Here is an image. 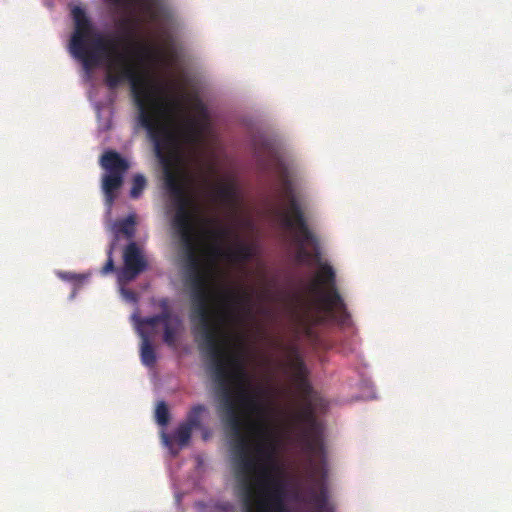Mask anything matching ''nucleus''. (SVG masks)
Masks as SVG:
<instances>
[{
  "label": "nucleus",
  "mask_w": 512,
  "mask_h": 512,
  "mask_svg": "<svg viewBox=\"0 0 512 512\" xmlns=\"http://www.w3.org/2000/svg\"><path fill=\"white\" fill-rule=\"evenodd\" d=\"M71 15L75 25L70 40L72 55L82 62L87 72L99 65L101 55L105 56V84L109 89L129 82L138 108L139 124L147 130L154 150L169 147L177 140L187 144L203 141L210 125L206 105L197 94L190 96L180 92L156 97L153 86L138 69L136 58L146 50L135 40V24L131 18L120 19L121 35L110 38L94 32L90 19L80 6H74Z\"/></svg>",
  "instance_id": "f257e3e1"
},
{
  "label": "nucleus",
  "mask_w": 512,
  "mask_h": 512,
  "mask_svg": "<svg viewBox=\"0 0 512 512\" xmlns=\"http://www.w3.org/2000/svg\"><path fill=\"white\" fill-rule=\"evenodd\" d=\"M201 352L209 357L213 379L221 390L220 410L223 412V421L236 437L233 454L239 481L246 477L257 481L261 467H267L272 476L283 479L276 459V442L267 429L263 430L262 439L253 446L254 456L250 455L249 441L242 434L241 410L255 414H263L265 411L263 389L260 386L252 387L242 356L230 353L224 342L217 344L216 350L208 348Z\"/></svg>",
  "instance_id": "f03ea898"
},
{
  "label": "nucleus",
  "mask_w": 512,
  "mask_h": 512,
  "mask_svg": "<svg viewBox=\"0 0 512 512\" xmlns=\"http://www.w3.org/2000/svg\"><path fill=\"white\" fill-rule=\"evenodd\" d=\"M178 144L179 140L169 147L162 146L155 149V155L163 168L164 187L176 207L172 225L181 239L185 255V269L188 274L204 270L195 235V221L200 206L188 193L189 177L187 173L174 162Z\"/></svg>",
  "instance_id": "7ed1b4c3"
},
{
  "label": "nucleus",
  "mask_w": 512,
  "mask_h": 512,
  "mask_svg": "<svg viewBox=\"0 0 512 512\" xmlns=\"http://www.w3.org/2000/svg\"><path fill=\"white\" fill-rule=\"evenodd\" d=\"M287 366L296 387L304 394L302 407L295 414V420L303 428L301 442L308 457L307 479L327 478L326 451L323 442V427L316 418L317 405L312 397V387L308 382V370L297 346L288 348Z\"/></svg>",
  "instance_id": "20e7f679"
},
{
  "label": "nucleus",
  "mask_w": 512,
  "mask_h": 512,
  "mask_svg": "<svg viewBox=\"0 0 512 512\" xmlns=\"http://www.w3.org/2000/svg\"><path fill=\"white\" fill-rule=\"evenodd\" d=\"M187 275V283L191 289V320L198 322L194 329V335L198 342L200 351L211 348L216 350V345L220 340V322L216 319L209 306L211 291L209 281L204 270L191 272Z\"/></svg>",
  "instance_id": "39448f33"
},
{
  "label": "nucleus",
  "mask_w": 512,
  "mask_h": 512,
  "mask_svg": "<svg viewBox=\"0 0 512 512\" xmlns=\"http://www.w3.org/2000/svg\"><path fill=\"white\" fill-rule=\"evenodd\" d=\"M238 496L244 512H289L286 505V484L281 477L272 476L267 467H261L257 481L240 480Z\"/></svg>",
  "instance_id": "423d86ee"
},
{
  "label": "nucleus",
  "mask_w": 512,
  "mask_h": 512,
  "mask_svg": "<svg viewBox=\"0 0 512 512\" xmlns=\"http://www.w3.org/2000/svg\"><path fill=\"white\" fill-rule=\"evenodd\" d=\"M283 195L288 205L280 211L281 224L294 231L295 241L298 244L296 260L299 263H308L313 255L305 246L310 245L317 249L318 239L309 229L304 212L294 194L292 183L286 178L283 180Z\"/></svg>",
  "instance_id": "0eeeda50"
},
{
  "label": "nucleus",
  "mask_w": 512,
  "mask_h": 512,
  "mask_svg": "<svg viewBox=\"0 0 512 512\" xmlns=\"http://www.w3.org/2000/svg\"><path fill=\"white\" fill-rule=\"evenodd\" d=\"M309 291L326 312L338 314L341 319L348 316L345 303L337 290L336 274L331 265L319 264V272L311 282Z\"/></svg>",
  "instance_id": "6e6552de"
},
{
  "label": "nucleus",
  "mask_w": 512,
  "mask_h": 512,
  "mask_svg": "<svg viewBox=\"0 0 512 512\" xmlns=\"http://www.w3.org/2000/svg\"><path fill=\"white\" fill-rule=\"evenodd\" d=\"M100 166L106 171L102 176V191L105 204L111 208L124 183L125 173L129 170V162L114 150L105 151L100 158Z\"/></svg>",
  "instance_id": "1a4fd4ad"
},
{
  "label": "nucleus",
  "mask_w": 512,
  "mask_h": 512,
  "mask_svg": "<svg viewBox=\"0 0 512 512\" xmlns=\"http://www.w3.org/2000/svg\"><path fill=\"white\" fill-rule=\"evenodd\" d=\"M123 261L124 266L117 274L118 281L122 285L134 280L147 268V262L135 242L129 243L124 249Z\"/></svg>",
  "instance_id": "9d476101"
},
{
  "label": "nucleus",
  "mask_w": 512,
  "mask_h": 512,
  "mask_svg": "<svg viewBox=\"0 0 512 512\" xmlns=\"http://www.w3.org/2000/svg\"><path fill=\"white\" fill-rule=\"evenodd\" d=\"M296 324L300 332L312 343L318 341V334L315 327L322 323V316L318 312H313L310 304H303L294 311Z\"/></svg>",
  "instance_id": "9b49d317"
},
{
  "label": "nucleus",
  "mask_w": 512,
  "mask_h": 512,
  "mask_svg": "<svg viewBox=\"0 0 512 512\" xmlns=\"http://www.w3.org/2000/svg\"><path fill=\"white\" fill-rule=\"evenodd\" d=\"M115 7L121 6L123 0H104ZM141 11L151 22H158L164 15L162 0H139Z\"/></svg>",
  "instance_id": "f8f14e48"
},
{
  "label": "nucleus",
  "mask_w": 512,
  "mask_h": 512,
  "mask_svg": "<svg viewBox=\"0 0 512 512\" xmlns=\"http://www.w3.org/2000/svg\"><path fill=\"white\" fill-rule=\"evenodd\" d=\"M236 194V188L233 183H223L214 187L213 199L225 206H231L236 202Z\"/></svg>",
  "instance_id": "ddd939ff"
},
{
  "label": "nucleus",
  "mask_w": 512,
  "mask_h": 512,
  "mask_svg": "<svg viewBox=\"0 0 512 512\" xmlns=\"http://www.w3.org/2000/svg\"><path fill=\"white\" fill-rule=\"evenodd\" d=\"M206 412V407L202 404L193 406L187 414L184 424L191 429H200L202 426V415Z\"/></svg>",
  "instance_id": "4468645a"
},
{
  "label": "nucleus",
  "mask_w": 512,
  "mask_h": 512,
  "mask_svg": "<svg viewBox=\"0 0 512 512\" xmlns=\"http://www.w3.org/2000/svg\"><path fill=\"white\" fill-rule=\"evenodd\" d=\"M254 248L251 244L239 242L231 250V256L238 262H247L254 256Z\"/></svg>",
  "instance_id": "2eb2a0df"
},
{
  "label": "nucleus",
  "mask_w": 512,
  "mask_h": 512,
  "mask_svg": "<svg viewBox=\"0 0 512 512\" xmlns=\"http://www.w3.org/2000/svg\"><path fill=\"white\" fill-rule=\"evenodd\" d=\"M141 360L143 364L148 367H152L156 363V354L154 348L146 335H143L142 337Z\"/></svg>",
  "instance_id": "dca6fc26"
},
{
  "label": "nucleus",
  "mask_w": 512,
  "mask_h": 512,
  "mask_svg": "<svg viewBox=\"0 0 512 512\" xmlns=\"http://www.w3.org/2000/svg\"><path fill=\"white\" fill-rule=\"evenodd\" d=\"M181 327L180 318H175L174 323H168L164 325L163 341L168 346H175L177 341V334Z\"/></svg>",
  "instance_id": "f3484780"
},
{
  "label": "nucleus",
  "mask_w": 512,
  "mask_h": 512,
  "mask_svg": "<svg viewBox=\"0 0 512 512\" xmlns=\"http://www.w3.org/2000/svg\"><path fill=\"white\" fill-rule=\"evenodd\" d=\"M193 429L184 424L183 422L178 425L175 431L172 434V439L176 442L180 447H184L188 445Z\"/></svg>",
  "instance_id": "a211bd4d"
},
{
  "label": "nucleus",
  "mask_w": 512,
  "mask_h": 512,
  "mask_svg": "<svg viewBox=\"0 0 512 512\" xmlns=\"http://www.w3.org/2000/svg\"><path fill=\"white\" fill-rule=\"evenodd\" d=\"M147 186V180L144 175L136 174L132 179V187L130 190V197L132 199H138Z\"/></svg>",
  "instance_id": "6ab92c4d"
},
{
  "label": "nucleus",
  "mask_w": 512,
  "mask_h": 512,
  "mask_svg": "<svg viewBox=\"0 0 512 512\" xmlns=\"http://www.w3.org/2000/svg\"><path fill=\"white\" fill-rule=\"evenodd\" d=\"M135 220L132 216L119 220L116 224V230L118 233L124 234L128 238L133 237L135 229Z\"/></svg>",
  "instance_id": "aec40b11"
},
{
  "label": "nucleus",
  "mask_w": 512,
  "mask_h": 512,
  "mask_svg": "<svg viewBox=\"0 0 512 512\" xmlns=\"http://www.w3.org/2000/svg\"><path fill=\"white\" fill-rule=\"evenodd\" d=\"M157 422L160 425H166L169 421V411L165 402L161 401L158 403L155 411Z\"/></svg>",
  "instance_id": "412c9836"
},
{
  "label": "nucleus",
  "mask_w": 512,
  "mask_h": 512,
  "mask_svg": "<svg viewBox=\"0 0 512 512\" xmlns=\"http://www.w3.org/2000/svg\"><path fill=\"white\" fill-rule=\"evenodd\" d=\"M112 252H113V246H111L110 249L108 250V252H107L108 259H107L105 265L101 269V273L103 275H106L115 270L114 260L112 258Z\"/></svg>",
  "instance_id": "4be33fe9"
},
{
  "label": "nucleus",
  "mask_w": 512,
  "mask_h": 512,
  "mask_svg": "<svg viewBox=\"0 0 512 512\" xmlns=\"http://www.w3.org/2000/svg\"><path fill=\"white\" fill-rule=\"evenodd\" d=\"M158 318L163 325H167L168 323H174V319L179 317L172 315L170 309H166L162 310V312L158 314Z\"/></svg>",
  "instance_id": "5701e85b"
},
{
  "label": "nucleus",
  "mask_w": 512,
  "mask_h": 512,
  "mask_svg": "<svg viewBox=\"0 0 512 512\" xmlns=\"http://www.w3.org/2000/svg\"><path fill=\"white\" fill-rule=\"evenodd\" d=\"M59 276L68 281H74V282H82L85 279L84 275L75 274L71 272H60Z\"/></svg>",
  "instance_id": "b1692460"
},
{
  "label": "nucleus",
  "mask_w": 512,
  "mask_h": 512,
  "mask_svg": "<svg viewBox=\"0 0 512 512\" xmlns=\"http://www.w3.org/2000/svg\"><path fill=\"white\" fill-rule=\"evenodd\" d=\"M209 234L216 239H222L223 237L227 236L228 230L225 228H218V229L209 231Z\"/></svg>",
  "instance_id": "393cba45"
},
{
  "label": "nucleus",
  "mask_w": 512,
  "mask_h": 512,
  "mask_svg": "<svg viewBox=\"0 0 512 512\" xmlns=\"http://www.w3.org/2000/svg\"><path fill=\"white\" fill-rule=\"evenodd\" d=\"M142 323L147 325V326L154 327V326H156L157 324H159L161 322H160V320L158 318V315H154V316H151V317L144 318L142 320Z\"/></svg>",
  "instance_id": "a878e982"
},
{
  "label": "nucleus",
  "mask_w": 512,
  "mask_h": 512,
  "mask_svg": "<svg viewBox=\"0 0 512 512\" xmlns=\"http://www.w3.org/2000/svg\"><path fill=\"white\" fill-rule=\"evenodd\" d=\"M224 299L227 302H231V301L237 302V301H239L240 297L234 293H227L224 295Z\"/></svg>",
  "instance_id": "bb28decb"
},
{
  "label": "nucleus",
  "mask_w": 512,
  "mask_h": 512,
  "mask_svg": "<svg viewBox=\"0 0 512 512\" xmlns=\"http://www.w3.org/2000/svg\"><path fill=\"white\" fill-rule=\"evenodd\" d=\"M210 253L213 256H218L221 253V248L218 245H213L210 247Z\"/></svg>",
  "instance_id": "cd10ccee"
},
{
  "label": "nucleus",
  "mask_w": 512,
  "mask_h": 512,
  "mask_svg": "<svg viewBox=\"0 0 512 512\" xmlns=\"http://www.w3.org/2000/svg\"><path fill=\"white\" fill-rule=\"evenodd\" d=\"M159 306L162 310L170 309L169 308V300L167 298H163L159 301Z\"/></svg>",
  "instance_id": "c85d7f7f"
},
{
  "label": "nucleus",
  "mask_w": 512,
  "mask_h": 512,
  "mask_svg": "<svg viewBox=\"0 0 512 512\" xmlns=\"http://www.w3.org/2000/svg\"><path fill=\"white\" fill-rule=\"evenodd\" d=\"M219 508L225 512H227L230 508H231V505L229 503H225L221 506H219Z\"/></svg>",
  "instance_id": "c756f323"
},
{
  "label": "nucleus",
  "mask_w": 512,
  "mask_h": 512,
  "mask_svg": "<svg viewBox=\"0 0 512 512\" xmlns=\"http://www.w3.org/2000/svg\"><path fill=\"white\" fill-rule=\"evenodd\" d=\"M125 296L129 299H134L135 298V295L132 291H123Z\"/></svg>",
  "instance_id": "7c9ffc66"
},
{
  "label": "nucleus",
  "mask_w": 512,
  "mask_h": 512,
  "mask_svg": "<svg viewBox=\"0 0 512 512\" xmlns=\"http://www.w3.org/2000/svg\"><path fill=\"white\" fill-rule=\"evenodd\" d=\"M164 440H165V443L168 445L170 440H169V437L167 435H164Z\"/></svg>",
  "instance_id": "2f4dec72"
},
{
  "label": "nucleus",
  "mask_w": 512,
  "mask_h": 512,
  "mask_svg": "<svg viewBox=\"0 0 512 512\" xmlns=\"http://www.w3.org/2000/svg\"><path fill=\"white\" fill-rule=\"evenodd\" d=\"M315 257H316L318 260L320 259V254H319V252H316V253H315Z\"/></svg>",
  "instance_id": "473e14b6"
}]
</instances>
